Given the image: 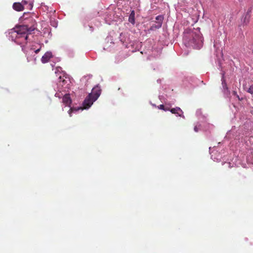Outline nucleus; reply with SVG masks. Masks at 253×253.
I'll return each instance as SVG.
<instances>
[{"mask_svg": "<svg viewBox=\"0 0 253 253\" xmlns=\"http://www.w3.org/2000/svg\"><path fill=\"white\" fill-rule=\"evenodd\" d=\"M183 40L187 46H192L195 49H200L203 45V38L199 32L191 31L185 34Z\"/></svg>", "mask_w": 253, "mask_h": 253, "instance_id": "nucleus-1", "label": "nucleus"}, {"mask_svg": "<svg viewBox=\"0 0 253 253\" xmlns=\"http://www.w3.org/2000/svg\"><path fill=\"white\" fill-rule=\"evenodd\" d=\"M35 29L33 26L28 27L27 25H22L17 27L16 30H15L13 33H16V38H20L24 37L25 40L27 41L28 38V34H30Z\"/></svg>", "mask_w": 253, "mask_h": 253, "instance_id": "nucleus-2", "label": "nucleus"}, {"mask_svg": "<svg viewBox=\"0 0 253 253\" xmlns=\"http://www.w3.org/2000/svg\"><path fill=\"white\" fill-rule=\"evenodd\" d=\"M99 94L97 93L94 97L92 96V94H89L84 99L83 102V106L85 109L89 108L93 103L99 97Z\"/></svg>", "mask_w": 253, "mask_h": 253, "instance_id": "nucleus-3", "label": "nucleus"}, {"mask_svg": "<svg viewBox=\"0 0 253 253\" xmlns=\"http://www.w3.org/2000/svg\"><path fill=\"white\" fill-rule=\"evenodd\" d=\"M251 10H248L246 13L244 15L241 19V22L243 24V25H247L250 21V19L251 17L250 15Z\"/></svg>", "mask_w": 253, "mask_h": 253, "instance_id": "nucleus-4", "label": "nucleus"}, {"mask_svg": "<svg viewBox=\"0 0 253 253\" xmlns=\"http://www.w3.org/2000/svg\"><path fill=\"white\" fill-rule=\"evenodd\" d=\"M62 102L65 105L70 106L72 103V100L69 94H66L64 95L62 98Z\"/></svg>", "mask_w": 253, "mask_h": 253, "instance_id": "nucleus-5", "label": "nucleus"}, {"mask_svg": "<svg viewBox=\"0 0 253 253\" xmlns=\"http://www.w3.org/2000/svg\"><path fill=\"white\" fill-rule=\"evenodd\" d=\"M52 57V54L51 52H46L42 57L41 61L42 63H45L47 62Z\"/></svg>", "mask_w": 253, "mask_h": 253, "instance_id": "nucleus-6", "label": "nucleus"}, {"mask_svg": "<svg viewBox=\"0 0 253 253\" xmlns=\"http://www.w3.org/2000/svg\"><path fill=\"white\" fill-rule=\"evenodd\" d=\"M12 7L17 11H22L24 9L23 4L20 2H14L13 4Z\"/></svg>", "mask_w": 253, "mask_h": 253, "instance_id": "nucleus-7", "label": "nucleus"}, {"mask_svg": "<svg viewBox=\"0 0 253 253\" xmlns=\"http://www.w3.org/2000/svg\"><path fill=\"white\" fill-rule=\"evenodd\" d=\"M170 111L172 114H177V115L179 117H183L182 116L183 112H182V110L179 107H176L174 108H172L170 110Z\"/></svg>", "mask_w": 253, "mask_h": 253, "instance_id": "nucleus-8", "label": "nucleus"}, {"mask_svg": "<svg viewBox=\"0 0 253 253\" xmlns=\"http://www.w3.org/2000/svg\"><path fill=\"white\" fill-rule=\"evenodd\" d=\"M163 19L164 17L162 15H158L156 17V20L158 21V25L156 26V28H159L161 27Z\"/></svg>", "mask_w": 253, "mask_h": 253, "instance_id": "nucleus-9", "label": "nucleus"}, {"mask_svg": "<svg viewBox=\"0 0 253 253\" xmlns=\"http://www.w3.org/2000/svg\"><path fill=\"white\" fill-rule=\"evenodd\" d=\"M128 21L133 25L135 23V12L134 10L131 11V13L128 18Z\"/></svg>", "mask_w": 253, "mask_h": 253, "instance_id": "nucleus-10", "label": "nucleus"}, {"mask_svg": "<svg viewBox=\"0 0 253 253\" xmlns=\"http://www.w3.org/2000/svg\"><path fill=\"white\" fill-rule=\"evenodd\" d=\"M97 93H98V94H99V95H100V93H101V89L99 88V87L98 86L94 87L92 89V92L90 94H92V96L94 97L95 95H96Z\"/></svg>", "mask_w": 253, "mask_h": 253, "instance_id": "nucleus-11", "label": "nucleus"}, {"mask_svg": "<svg viewBox=\"0 0 253 253\" xmlns=\"http://www.w3.org/2000/svg\"><path fill=\"white\" fill-rule=\"evenodd\" d=\"M247 92L253 94V84L251 85L247 90Z\"/></svg>", "mask_w": 253, "mask_h": 253, "instance_id": "nucleus-12", "label": "nucleus"}, {"mask_svg": "<svg viewBox=\"0 0 253 253\" xmlns=\"http://www.w3.org/2000/svg\"><path fill=\"white\" fill-rule=\"evenodd\" d=\"M20 3H22V4H23V7H25V6L26 5L28 4V2H27V1L24 0H23L22 1V2H20Z\"/></svg>", "mask_w": 253, "mask_h": 253, "instance_id": "nucleus-13", "label": "nucleus"}, {"mask_svg": "<svg viewBox=\"0 0 253 253\" xmlns=\"http://www.w3.org/2000/svg\"><path fill=\"white\" fill-rule=\"evenodd\" d=\"M165 106L163 104H161L159 106H158V108L161 110H164L165 109Z\"/></svg>", "mask_w": 253, "mask_h": 253, "instance_id": "nucleus-14", "label": "nucleus"}, {"mask_svg": "<svg viewBox=\"0 0 253 253\" xmlns=\"http://www.w3.org/2000/svg\"><path fill=\"white\" fill-rule=\"evenodd\" d=\"M233 94L235 96H236L239 100H240V98H239V95L237 94V93L236 91H233Z\"/></svg>", "mask_w": 253, "mask_h": 253, "instance_id": "nucleus-15", "label": "nucleus"}, {"mask_svg": "<svg viewBox=\"0 0 253 253\" xmlns=\"http://www.w3.org/2000/svg\"><path fill=\"white\" fill-rule=\"evenodd\" d=\"M33 7V4L31 3L28 4V8L29 9H31Z\"/></svg>", "mask_w": 253, "mask_h": 253, "instance_id": "nucleus-16", "label": "nucleus"}, {"mask_svg": "<svg viewBox=\"0 0 253 253\" xmlns=\"http://www.w3.org/2000/svg\"><path fill=\"white\" fill-rule=\"evenodd\" d=\"M170 109L169 107L165 106L164 110L166 111H170Z\"/></svg>", "mask_w": 253, "mask_h": 253, "instance_id": "nucleus-17", "label": "nucleus"}, {"mask_svg": "<svg viewBox=\"0 0 253 253\" xmlns=\"http://www.w3.org/2000/svg\"><path fill=\"white\" fill-rule=\"evenodd\" d=\"M73 109L72 108H70V109L69 110V114L70 116H71V113L72 112Z\"/></svg>", "mask_w": 253, "mask_h": 253, "instance_id": "nucleus-18", "label": "nucleus"}, {"mask_svg": "<svg viewBox=\"0 0 253 253\" xmlns=\"http://www.w3.org/2000/svg\"><path fill=\"white\" fill-rule=\"evenodd\" d=\"M195 131L198 132V128L197 126H195L194 128Z\"/></svg>", "mask_w": 253, "mask_h": 253, "instance_id": "nucleus-19", "label": "nucleus"}, {"mask_svg": "<svg viewBox=\"0 0 253 253\" xmlns=\"http://www.w3.org/2000/svg\"><path fill=\"white\" fill-rule=\"evenodd\" d=\"M40 50V48H39V49L36 50L34 52L35 53H38Z\"/></svg>", "mask_w": 253, "mask_h": 253, "instance_id": "nucleus-20", "label": "nucleus"}]
</instances>
